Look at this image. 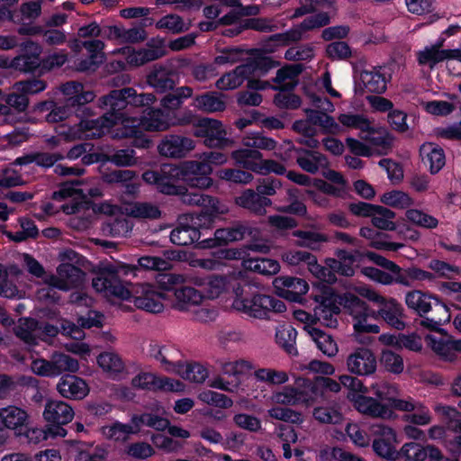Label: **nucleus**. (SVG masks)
Masks as SVG:
<instances>
[{
	"label": "nucleus",
	"instance_id": "obj_1",
	"mask_svg": "<svg viewBox=\"0 0 461 461\" xmlns=\"http://www.w3.org/2000/svg\"><path fill=\"white\" fill-rule=\"evenodd\" d=\"M317 397V386L311 380L296 377L293 385L274 390L267 402L270 405L267 415L275 420L300 424L303 421L301 412L289 406H310Z\"/></svg>",
	"mask_w": 461,
	"mask_h": 461
},
{
	"label": "nucleus",
	"instance_id": "obj_2",
	"mask_svg": "<svg viewBox=\"0 0 461 461\" xmlns=\"http://www.w3.org/2000/svg\"><path fill=\"white\" fill-rule=\"evenodd\" d=\"M142 131L140 119L110 111L100 118L82 121L71 129V135L74 139H94L110 134L113 139H124L137 137Z\"/></svg>",
	"mask_w": 461,
	"mask_h": 461
},
{
	"label": "nucleus",
	"instance_id": "obj_3",
	"mask_svg": "<svg viewBox=\"0 0 461 461\" xmlns=\"http://www.w3.org/2000/svg\"><path fill=\"white\" fill-rule=\"evenodd\" d=\"M232 290L234 298L231 309L249 318L263 320L267 319L271 312H283L286 309L284 302L270 295L254 294L249 296L240 284L233 285Z\"/></svg>",
	"mask_w": 461,
	"mask_h": 461
},
{
	"label": "nucleus",
	"instance_id": "obj_4",
	"mask_svg": "<svg viewBox=\"0 0 461 461\" xmlns=\"http://www.w3.org/2000/svg\"><path fill=\"white\" fill-rule=\"evenodd\" d=\"M355 291L358 295L366 298L379 306L378 310L373 312L375 319L381 317L388 325L396 330H401L404 329V311L395 299L386 298L366 285L356 287Z\"/></svg>",
	"mask_w": 461,
	"mask_h": 461
},
{
	"label": "nucleus",
	"instance_id": "obj_5",
	"mask_svg": "<svg viewBox=\"0 0 461 461\" xmlns=\"http://www.w3.org/2000/svg\"><path fill=\"white\" fill-rule=\"evenodd\" d=\"M340 303L343 305L347 313L351 317V321L355 332V338L357 341L365 343L359 336L361 333H374L377 334L380 328L376 324L368 323L369 317H373V312L368 305L358 298L357 295L348 292L345 293L340 298Z\"/></svg>",
	"mask_w": 461,
	"mask_h": 461
},
{
	"label": "nucleus",
	"instance_id": "obj_6",
	"mask_svg": "<svg viewBox=\"0 0 461 461\" xmlns=\"http://www.w3.org/2000/svg\"><path fill=\"white\" fill-rule=\"evenodd\" d=\"M84 272L72 264L63 263L57 268L56 275L48 276L45 283L49 285L38 291V298L45 301H54V288L69 290L78 286L84 279Z\"/></svg>",
	"mask_w": 461,
	"mask_h": 461
},
{
	"label": "nucleus",
	"instance_id": "obj_7",
	"mask_svg": "<svg viewBox=\"0 0 461 461\" xmlns=\"http://www.w3.org/2000/svg\"><path fill=\"white\" fill-rule=\"evenodd\" d=\"M156 100V96L151 93L138 94L134 88L125 87L113 90L108 95L102 96L99 99V105L104 109L120 112L129 105L133 107L148 106L153 104Z\"/></svg>",
	"mask_w": 461,
	"mask_h": 461
},
{
	"label": "nucleus",
	"instance_id": "obj_8",
	"mask_svg": "<svg viewBox=\"0 0 461 461\" xmlns=\"http://www.w3.org/2000/svg\"><path fill=\"white\" fill-rule=\"evenodd\" d=\"M267 61L265 59H255L233 70L225 73L216 81V87L221 91L233 90L240 86L251 76H264L267 71Z\"/></svg>",
	"mask_w": 461,
	"mask_h": 461
},
{
	"label": "nucleus",
	"instance_id": "obj_9",
	"mask_svg": "<svg viewBox=\"0 0 461 461\" xmlns=\"http://www.w3.org/2000/svg\"><path fill=\"white\" fill-rule=\"evenodd\" d=\"M235 163L259 175L275 173L284 175L285 167L273 159H264L261 152L251 149H240L231 152Z\"/></svg>",
	"mask_w": 461,
	"mask_h": 461
},
{
	"label": "nucleus",
	"instance_id": "obj_10",
	"mask_svg": "<svg viewBox=\"0 0 461 461\" xmlns=\"http://www.w3.org/2000/svg\"><path fill=\"white\" fill-rule=\"evenodd\" d=\"M221 371L223 375L231 376L226 379L221 375L215 376L209 381V386L230 393H239L241 390V382L239 377L252 369V364L249 361L240 359L235 361L220 362Z\"/></svg>",
	"mask_w": 461,
	"mask_h": 461
},
{
	"label": "nucleus",
	"instance_id": "obj_11",
	"mask_svg": "<svg viewBox=\"0 0 461 461\" xmlns=\"http://www.w3.org/2000/svg\"><path fill=\"white\" fill-rule=\"evenodd\" d=\"M193 133L195 137L203 139V144L212 149L231 147L233 141L227 138L223 124L214 119L203 118L194 125Z\"/></svg>",
	"mask_w": 461,
	"mask_h": 461
},
{
	"label": "nucleus",
	"instance_id": "obj_12",
	"mask_svg": "<svg viewBox=\"0 0 461 461\" xmlns=\"http://www.w3.org/2000/svg\"><path fill=\"white\" fill-rule=\"evenodd\" d=\"M165 293L158 291L154 285L149 283L136 284L132 287V302L140 310L151 313L163 312L166 300Z\"/></svg>",
	"mask_w": 461,
	"mask_h": 461
},
{
	"label": "nucleus",
	"instance_id": "obj_13",
	"mask_svg": "<svg viewBox=\"0 0 461 461\" xmlns=\"http://www.w3.org/2000/svg\"><path fill=\"white\" fill-rule=\"evenodd\" d=\"M178 168L181 170L182 179L190 186L207 189L212 185V179L210 177L212 167L204 159L200 158V155L197 160L185 161Z\"/></svg>",
	"mask_w": 461,
	"mask_h": 461
},
{
	"label": "nucleus",
	"instance_id": "obj_14",
	"mask_svg": "<svg viewBox=\"0 0 461 461\" xmlns=\"http://www.w3.org/2000/svg\"><path fill=\"white\" fill-rule=\"evenodd\" d=\"M341 126L347 129H356L360 131L361 139L369 141L372 145L377 146L383 142L384 131L375 128L371 122L364 115L358 113H341L338 117Z\"/></svg>",
	"mask_w": 461,
	"mask_h": 461
},
{
	"label": "nucleus",
	"instance_id": "obj_15",
	"mask_svg": "<svg viewBox=\"0 0 461 461\" xmlns=\"http://www.w3.org/2000/svg\"><path fill=\"white\" fill-rule=\"evenodd\" d=\"M114 54H122L128 65L140 67L147 62L156 60L167 54L166 46L162 41L149 43L146 48L134 49L127 46L113 51Z\"/></svg>",
	"mask_w": 461,
	"mask_h": 461
},
{
	"label": "nucleus",
	"instance_id": "obj_16",
	"mask_svg": "<svg viewBox=\"0 0 461 461\" xmlns=\"http://www.w3.org/2000/svg\"><path fill=\"white\" fill-rule=\"evenodd\" d=\"M371 433L375 437L373 449L379 456L387 460H395L399 457V452L395 449L396 434L392 428L381 423L373 424Z\"/></svg>",
	"mask_w": 461,
	"mask_h": 461
},
{
	"label": "nucleus",
	"instance_id": "obj_17",
	"mask_svg": "<svg viewBox=\"0 0 461 461\" xmlns=\"http://www.w3.org/2000/svg\"><path fill=\"white\" fill-rule=\"evenodd\" d=\"M131 385L137 389L170 392H183L185 385L178 380L160 376L150 372H140L131 380Z\"/></svg>",
	"mask_w": 461,
	"mask_h": 461
},
{
	"label": "nucleus",
	"instance_id": "obj_18",
	"mask_svg": "<svg viewBox=\"0 0 461 461\" xmlns=\"http://www.w3.org/2000/svg\"><path fill=\"white\" fill-rule=\"evenodd\" d=\"M346 368L357 376L370 375L376 370L375 356L369 348H357L347 357Z\"/></svg>",
	"mask_w": 461,
	"mask_h": 461
},
{
	"label": "nucleus",
	"instance_id": "obj_19",
	"mask_svg": "<svg viewBox=\"0 0 461 461\" xmlns=\"http://www.w3.org/2000/svg\"><path fill=\"white\" fill-rule=\"evenodd\" d=\"M330 23V16L327 13H319L305 18L300 28L293 29L285 33L275 34L270 41L276 45H285L291 41H297L302 39V31L313 30Z\"/></svg>",
	"mask_w": 461,
	"mask_h": 461
},
{
	"label": "nucleus",
	"instance_id": "obj_20",
	"mask_svg": "<svg viewBox=\"0 0 461 461\" xmlns=\"http://www.w3.org/2000/svg\"><path fill=\"white\" fill-rule=\"evenodd\" d=\"M347 398L362 414L383 419L392 416V411L386 404L373 397L366 396L365 393H348Z\"/></svg>",
	"mask_w": 461,
	"mask_h": 461
},
{
	"label": "nucleus",
	"instance_id": "obj_21",
	"mask_svg": "<svg viewBox=\"0 0 461 461\" xmlns=\"http://www.w3.org/2000/svg\"><path fill=\"white\" fill-rule=\"evenodd\" d=\"M194 148L195 143L191 138L174 134L165 136L158 145L161 156L174 158L185 157Z\"/></svg>",
	"mask_w": 461,
	"mask_h": 461
},
{
	"label": "nucleus",
	"instance_id": "obj_22",
	"mask_svg": "<svg viewBox=\"0 0 461 461\" xmlns=\"http://www.w3.org/2000/svg\"><path fill=\"white\" fill-rule=\"evenodd\" d=\"M203 211L197 214H189L185 220L190 219L193 223L208 229L212 226L215 218L226 214L229 207L215 197L205 195L203 205Z\"/></svg>",
	"mask_w": 461,
	"mask_h": 461
},
{
	"label": "nucleus",
	"instance_id": "obj_23",
	"mask_svg": "<svg viewBox=\"0 0 461 461\" xmlns=\"http://www.w3.org/2000/svg\"><path fill=\"white\" fill-rule=\"evenodd\" d=\"M276 294L291 302H297L308 292L305 280L293 276H277L273 280Z\"/></svg>",
	"mask_w": 461,
	"mask_h": 461
},
{
	"label": "nucleus",
	"instance_id": "obj_24",
	"mask_svg": "<svg viewBox=\"0 0 461 461\" xmlns=\"http://www.w3.org/2000/svg\"><path fill=\"white\" fill-rule=\"evenodd\" d=\"M318 304L314 308L315 318L327 327L337 326L336 315L339 312L337 305L336 297L329 290H325L322 294L316 295Z\"/></svg>",
	"mask_w": 461,
	"mask_h": 461
},
{
	"label": "nucleus",
	"instance_id": "obj_25",
	"mask_svg": "<svg viewBox=\"0 0 461 461\" xmlns=\"http://www.w3.org/2000/svg\"><path fill=\"white\" fill-rule=\"evenodd\" d=\"M177 73L168 64L154 66L147 77V83L158 93L173 89L178 83Z\"/></svg>",
	"mask_w": 461,
	"mask_h": 461
},
{
	"label": "nucleus",
	"instance_id": "obj_26",
	"mask_svg": "<svg viewBox=\"0 0 461 461\" xmlns=\"http://www.w3.org/2000/svg\"><path fill=\"white\" fill-rule=\"evenodd\" d=\"M146 355L159 362L162 368L169 373H174L180 360V353L176 348L154 341L148 345Z\"/></svg>",
	"mask_w": 461,
	"mask_h": 461
},
{
	"label": "nucleus",
	"instance_id": "obj_27",
	"mask_svg": "<svg viewBox=\"0 0 461 461\" xmlns=\"http://www.w3.org/2000/svg\"><path fill=\"white\" fill-rule=\"evenodd\" d=\"M72 407L60 400H48L43 411V418L48 425L60 426L69 423L74 418Z\"/></svg>",
	"mask_w": 461,
	"mask_h": 461
},
{
	"label": "nucleus",
	"instance_id": "obj_28",
	"mask_svg": "<svg viewBox=\"0 0 461 461\" xmlns=\"http://www.w3.org/2000/svg\"><path fill=\"white\" fill-rule=\"evenodd\" d=\"M56 388L62 397L71 400H82L89 393V387L86 381L73 375L61 376Z\"/></svg>",
	"mask_w": 461,
	"mask_h": 461
},
{
	"label": "nucleus",
	"instance_id": "obj_29",
	"mask_svg": "<svg viewBox=\"0 0 461 461\" xmlns=\"http://www.w3.org/2000/svg\"><path fill=\"white\" fill-rule=\"evenodd\" d=\"M444 45L445 38L439 37L435 43L418 50L415 54L418 64L430 70L434 69L438 63L446 59L447 49H443Z\"/></svg>",
	"mask_w": 461,
	"mask_h": 461
},
{
	"label": "nucleus",
	"instance_id": "obj_30",
	"mask_svg": "<svg viewBox=\"0 0 461 461\" xmlns=\"http://www.w3.org/2000/svg\"><path fill=\"white\" fill-rule=\"evenodd\" d=\"M190 282L202 287L204 298L215 299L224 293L230 285V280L222 276H193Z\"/></svg>",
	"mask_w": 461,
	"mask_h": 461
},
{
	"label": "nucleus",
	"instance_id": "obj_31",
	"mask_svg": "<svg viewBox=\"0 0 461 461\" xmlns=\"http://www.w3.org/2000/svg\"><path fill=\"white\" fill-rule=\"evenodd\" d=\"M102 195L99 187L86 186V181L75 180L64 183L58 192H55L53 197L55 199H65L68 197H79L86 199L88 197H98Z\"/></svg>",
	"mask_w": 461,
	"mask_h": 461
},
{
	"label": "nucleus",
	"instance_id": "obj_32",
	"mask_svg": "<svg viewBox=\"0 0 461 461\" xmlns=\"http://www.w3.org/2000/svg\"><path fill=\"white\" fill-rule=\"evenodd\" d=\"M188 215L183 216L180 219V225L171 231L170 240L172 243L178 246H187L199 240L201 236L199 229L202 227L193 223L190 219L185 220Z\"/></svg>",
	"mask_w": 461,
	"mask_h": 461
},
{
	"label": "nucleus",
	"instance_id": "obj_33",
	"mask_svg": "<svg viewBox=\"0 0 461 461\" xmlns=\"http://www.w3.org/2000/svg\"><path fill=\"white\" fill-rule=\"evenodd\" d=\"M175 302L173 307L180 312H191L199 306L203 299V294L191 286H182L175 291Z\"/></svg>",
	"mask_w": 461,
	"mask_h": 461
},
{
	"label": "nucleus",
	"instance_id": "obj_34",
	"mask_svg": "<svg viewBox=\"0 0 461 461\" xmlns=\"http://www.w3.org/2000/svg\"><path fill=\"white\" fill-rule=\"evenodd\" d=\"M141 128L146 131H165L176 125L169 114L161 109H149L142 117Z\"/></svg>",
	"mask_w": 461,
	"mask_h": 461
},
{
	"label": "nucleus",
	"instance_id": "obj_35",
	"mask_svg": "<svg viewBox=\"0 0 461 461\" xmlns=\"http://www.w3.org/2000/svg\"><path fill=\"white\" fill-rule=\"evenodd\" d=\"M60 91L66 97V104L70 106L88 104L95 97L93 91L85 90L84 86L76 81H69L63 84L60 86Z\"/></svg>",
	"mask_w": 461,
	"mask_h": 461
},
{
	"label": "nucleus",
	"instance_id": "obj_36",
	"mask_svg": "<svg viewBox=\"0 0 461 461\" xmlns=\"http://www.w3.org/2000/svg\"><path fill=\"white\" fill-rule=\"evenodd\" d=\"M180 173L178 167L164 165L159 170L157 189L166 194H181V186L176 185L177 180L182 178Z\"/></svg>",
	"mask_w": 461,
	"mask_h": 461
},
{
	"label": "nucleus",
	"instance_id": "obj_37",
	"mask_svg": "<svg viewBox=\"0 0 461 461\" xmlns=\"http://www.w3.org/2000/svg\"><path fill=\"white\" fill-rule=\"evenodd\" d=\"M97 365L108 377L119 379L126 374L122 357L114 352H104L97 357Z\"/></svg>",
	"mask_w": 461,
	"mask_h": 461
},
{
	"label": "nucleus",
	"instance_id": "obj_38",
	"mask_svg": "<svg viewBox=\"0 0 461 461\" xmlns=\"http://www.w3.org/2000/svg\"><path fill=\"white\" fill-rule=\"evenodd\" d=\"M245 227L237 224L230 228L218 229L214 232L213 239H207L200 242L202 248H213L225 245L229 242L240 240L245 233Z\"/></svg>",
	"mask_w": 461,
	"mask_h": 461
},
{
	"label": "nucleus",
	"instance_id": "obj_39",
	"mask_svg": "<svg viewBox=\"0 0 461 461\" xmlns=\"http://www.w3.org/2000/svg\"><path fill=\"white\" fill-rule=\"evenodd\" d=\"M388 80L389 76L381 68L364 70L360 74V84L369 93H384Z\"/></svg>",
	"mask_w": 461,
	"mask_h": 461
},
{
	"label": "nucleus",
	"instance_id": "obj_40",
	"mask_svg": "<svg viewBox=\"0 0 461 461\" xmlns=\"http://www.w3.org/2000/svg\"><path fill=\"white\" fill-rule=\"evenodd\" d=\"M420 155L431 174L438 173L445 165L444 150L432 142L422 144L420 148Z\"/></svg>",
	"mask_w": 461,
	"mask_h": 461
},
{
	"label": "nucleus",
	"instance_id": "obj_41",
	"mask_svg": "<svg viewBox=\"0 0 461 461\" xmlns=\"http://www.w3.org/2000/svg\"><path fill=\"white\" fill-rule=\"evenodd\" d=\"M235 202L239 206L258 214H264L266 207L271 204L269 198L260 195L258 191L252 189H246L236 197Z\"/></svg>",
	"mask_w": 461,
	"mask_h": 461
},
{
	"label": "nucleus",
	"instance_id": "obj_42",
	"mask_svg": "<svg viewBox=\"0 0 461 461\" xmlns=\"http://www.w3.org/2000/svg\"><path fill=\"white\" fill-rule=\"evenodd\" d=\"M296 162L298 166L304 171L314 174L320 168L328 167L327 158L317 151L307 149H297Z\"/></svg>",
	"mask_w": 461,
	"mask_h": 461
},
{
	"label": "nucleus",
	"instance_id": "obj_43",
	"mask_svg": "<svg viewBox=\"0 0 461 461\" xmlns=\"http://www.w3.org/2000/svg\"><path fill=\"white\" fill-rule=\"evenodd\" d=\"M447 100L421 101L420 107L428 113L434 116H447L452 113L457 104V96L445 94Z\"/></svg>",
	"mask_w": 461,
	"mask_h": 461
},
{
	"label": "nucleus",
	"instance_id": "obj_44",
	"mask_svg": "<svg viewBox=\"0 0 461 461\" xmlns=\"http://www.w3.org/2000/svg\"><path fill=\"white\" fill-rule=\"evenodd\" d=\"M303 329L324 355L330 357L337 355L339 348L330 335L312 325L305 326Z\"/></svg>",
	"mask_w": 461,
	"mask_h": 461
},
{
	"label": "nucleus",
	"instance_id": "obj_45",
	"mask_svg": "<svg viewBox=\"0 0 461 461\" xmlns=\"http://www.w3.org/2000/svg\"><path fill=\"white\" fill-rule=\"evenodd\" d=\"M101 433L107 439L125 441L131 435L138 433V427L132 421L131 418L129 424H123L116 421L112 424L103 426L101 428Z\"/></svg>",
	"mask_w": 461,
	"mask_h": 461
},
{
	"label": "nucleus",
	"instance_id": "obj_46",
	"mask_svg": "<svg viewBox=\"0 0 461 461\" xmlns=\"http://www.w3.org/2000/svg\"><path fill=\"white\" fill-rule=\"evenodd\" d=\"M25 50L31 51V54H23L13 59L14 68L20 71H32L40 65L39 56L41 54V48L39 45L32 41H29L24 45Z\"/></svg>",
	"mask_w": 461,
	"mask_h": 461
},
{
	"label": "nucleus",
	"instance_id": "obj_47",
	"mask_svg": "<svg viewBox=\"0 0 461 461\" xmlns=\"http://www.w3.org/2000/svg\"><path fill=\"white\" fill-rule=\"evenodd\" d=\"M27 418V412L20 407L9 405L0 409V423L8 429L23 427Z\"/></svg>",
	"mask_w": 461,
	"mask_h": 461
},
{
	"label": "nucleus",
	"instance_id": "obj_48",
	"mask_svg": "<svg viewBox=\"0 0 461 461\" xmlns=\"http://www.w3.org/2000/svg\"><path fill=\"white\" fill-rule=\"evenodd\" d=\"M432 299L436 301V303H440L438 298L420 290H412L405 294V303L408 308L413 310L420 316L428 313L431 310Z\"/></svg>",
	"mask_w": 461,
	"mask_h": 461
},
{
	"label": "nucleus",
	"instance_id": "obj_49",
	"mask_svg": "<svg viewBox=\"0 0 461 461\" xmlns=\"http://www.w3.org/2000/svg\"><path fill=\"white\" fill-rule=\"evenodd\" d=\"M293 130L302 135L298 139L299 143L311 149L318 147L319 141L314 138L318 131L310 115H307L306 119L295 121L293 124Z\"/></svg>",
	"mask_w": 461,
	"mask_h": 461
},
{
	"label": "nucleus",
	"instance_id": "obj_50",
	"mask_svg": "<svg viewBox=\"0 0 461 461\" xmlns=\"http://www.w3.org/2000/svg\"><path fill=\"white\" fill-rule=\"evenodd\" d=\"M123 213L140 219L156 220L161 215L159 208L151 203H131L122 207Z\"/></svg>",
	"mask_w": 461,
	"mask_h": 461
},
{
	"label": "nucleus",
	"instance_id": "obj_51",
	"mask_svg": "<svg viewBox=\"0 0 461 461\" xmlns=\"http://www.w3.org/2000/svg\"><path fill=\"white\" fill-rule=\"evenodd\" d=\"M164 413V409L162 407H158L156 413L146 412L141 415L132 416V421L137 425L138 432L143 425L153 428L157 430H164L169 425L168 420L163 417Z\"/></svg>",
	"mask_w": 461,
	"mask_h": 461
},
{
	"label": "nucleus",
	"instance_id": "obj_52",
	"mask_svg": "<svg viewBox=\"0 0 461 461\" xmlns=\"http://www.w3.org/2000/svg\"><path fill=\"white\" fill-rule=\"evenodd\" d=\"M15 335L29 346L35 345L40 336L37 321L32 319H20L14 327Z\"/></svg>",
	"mask_w": 461,
	"mask_h": 461
},
{
	"label": "nucleus",
	"instance_id": "obj_53",
	"mask_svg": "<svg viewBox=\"0 0 461 461\" xmlns=\"http://www.w3.org/2000/svg\"><path fill=\"white\" fill-rule=\"evenodd\" d=\"M174 374H177L182 378L194 383H203L209 375L207 368L203 365L198 363L185 365L180 360Z\"/></svg>",
	"mask_w": 461,
	"mask_h": 461
},
{
	"label": "nucleus",
	"instance_id": "obj_54",
	"mask_svg": "<svg viewBox=\"0 0 461 461\" xmlns=\"http://www.w3.org/2000/svg\"><path fill=\"white\" fill-rule=\"evenodd\" d=\"M434 278L432 273L418 267H410L404 270L400 267V271L396 275V284L410 287L415 282L432 281Z\"/></svg>",
	"mask_w": 461,
	"mask_h": 461
},
{
	"label": "nucleus",
	"instance_id": "obj_55",
	"mask_svg": "<svg viewBox=\"0 0 461 461\" xmlns=\"http://www.w3.org/2000/svg\"><path fill=\"white\" fill-rule=\"evenodd\" d=\"M63 158L64 156L59 152H38L19 157L15 159L14 163L20 166L35 163L40 167H50L54 166L57 161L61 160Z\"/></svg>",
	"mask_w": 461,
	"mask_h": 461
},
{
	"label": "nucleus",
	"instance_id": "obj_56",
	"mask_svg": "<svg viewBox=\"0 0 461 461\" xmlns=\"http://www.w3.org/2000/svg\"><path fill=\"white\" fill-rule=\"evenodd\" d=\"M296 336V330L289 324L279 325L276 328V341L290 355L297 354V349L295 347Z\"/></svg>",
	"mask_w": 461,
	"mask_h": 461
},
{
	"label": "nucleus",
	"instance_id": "obj_57",
	"mask_svg": "<svg viewBox=\"0 0 461 461\" xmlns=\"http://www.w3.org/2000/svg\"><path fill=\"white\" fill-rule=\"evenodd\" d=\"M305 113L311 116L315 127H321L324 133L338 134L342 131L341 126L328 113L306 109Z\"/></svg>",
	"mask_w": 461,
	"mask_h": 461
},
{
	"label": "nucleus",
	"instance_id": "obj_58",
	"mask_svg": "<svg viewBox=\"0 0 461 461\" xmlns=\"http://www.w3.org/2000/svg\"><path fill=\"white\" fill-rule=\"evenodd\" d=\"M67 430L60 426L47 425L45 428H32L28 429L26 437L29 442L38 444L41 441L47 440L49 438H64Z\"/></svg>",
	"mask_w": 461,
	"mask_h": 461
},
{
	"label": "nucleus",
	"instance_id": "obj_59",
	"mask_svg": "<svg viewBox=\"0 0 461 461\" xmlns=\"http://www.w3.org/2000/svg\"><path fill=\"white\" fill-rule=\"evenodd\" d=\"M246 269L257 272L261 275L272 276L280 270L278 261L271 258H248L243 261Z\"/></svg>",
	"mask_w": 461,
	"mask_h": 461
},
{
	"label": "nucleus",
	"instance_id": "obj_60",
	"mask_svg": "<svg viewBox=\"0 0 461 461\" xmlns=\"http://www.w3.org/2000/svg\"><path fill=\"white\" fill-rule=\"evenodd\" d=\"M193 106L207 113L221 112L226 107L224 101L215 93L197 95L193 101Z\"/></svg>",
	"mask_w": 461,
	"mask_h": 461
},
{
	"label": "nucleus",
	"instance_id": "obj_61",
	"mask_svg": "<svg viewBox=\"0 0 461 461\" xmlns=\"http://www.w3.org/2000/svg\"><path fill=\"white\" fill-rule=\"evenodd\" d=\"M50 357L55 377L66 372L76 373L79 369L78 361L68 355L56 352Z\"/></svg>",
	"mask_w": 461,
	"mask_h": 461
},
{
	"label": "nucleus",
	"instance_id": "obj_62",
	"mask_svg": "<svg viewBox=\"0 0 461 461\" xmlns=\"http://www.w3.org/2000/svg\"><path fill=\"white\" fill-rule=\"evenodd\" d=\"M293 235L300 239L297 242L298 246L312 250L320 249L323 243L329 241L326 234L318 231L295 230Z\"/></svg>",
	"mask_w": 461,
	"mask_h": 461
},
{
	"label": "nucleus",
	"instance_id": "obj_63",
	"mask_svg": "<svg viewBox=\"0 0 461 461\" xmlns=\"http://www.w3.org/2000/svg\"><path fill=\"white\" fill-rule=\"evenodd\" d=\"M425 340L429 348L444 359L452 361L456 358V354L452 350L451 339L437 337L435 335H427Z\"/></svg>",
	"mask_w": 461,
	"mask_h": 461
},
{
	"label": "nucleus",
	"instance_id": "obj_64",
	"mask_svg": "<svg viewBox=\"0 0 461 461\" xmlns=\"http://www.w3.org/2000/svg\"><path fill=\"white\" fill-rule=\"evenodd\" d=\"M42 0L24 1L16 11L17 23H32L41 14Z\"/></svg>",
	"mask_w": 461,
	"mask_h": 461
}]
</instances>
